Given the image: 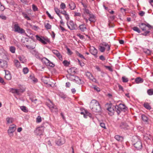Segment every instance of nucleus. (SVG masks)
Returning a JSON list of instances; mask_svg holds the SVG:
<instances>
[{"label": "nucleus", "instance_id": "nucleus-55", "mask_svg": "<svg viewBox=\"0 0 153 153\" xmlns=\"http://www.w3.org/2000/svg\"><path fill=\"white\" fill-rule=\"evenodd\" d=\"M63 63L65 66H68L70 64L69 62L66 60H64L63 62Z\"/></svg>", "mask_w": 153, "mask_h": 153}, {"label": "nucleus", "instance_id": "nucleus-58", "mask_svg": "<svg viewBox=\"0 0 153 153\" xmlns=\"http://www.w3.org/2000/svg\"><path fill=\"white\" fill-rule=\"evenodd\" d=\"M0 18L4 20H6L7 19L6 17L4 15L0 16Z\"/></svg>", "mask_w": 153, "mask_h": 153}, {"label": "nucleus", "instance_id": "nucleus-51", "mask_svg": "<svg viewBox=\"0 0 153 153\" xmlns=\"http://www.w3.org/2000/svg\"><path fill=\"white\" fill-rule=\"evenodd\" d=\"M66 49L67 50V53L68 55H71L72 54V52L69 48H67Z\"/></svg>", "mask_w": 153, "mask_h": 153}, {"label": "nucleus", "instance_id": "nucleus-38", "mask_svg": "<svg viewBox=\"0 0 153 153\" xmlns=\"http://www.w3.org/2000/svg\"><path fill=\"white\" fill-rule=\"evenodd\" d=\"M101 44L103 46H104L106 47L107 46L108 50L109 51L110 50V46L107 43L104 42H103Z\"/></svg>", "mask_w": 153, "mask_h": 153}, {"label": "nucleus", "instance_id": "nucleus-7", "mask_svg": "<svg viewBox=\"0 0 153 153\" xmlns=\"http://www.w3.org/2000/svg\"><path fill=\"white\" fill-rule=\"evenodd\" d=\"M15 126V125H11L8 130V133L10 137L13 135V132L15 131L16 129Z\"/></svg>", "mask_w": 153, "mask_h": 153}, {"label": "nucleus", "instance_id": "nucleus-64", "mask_svg": "<svg viewBox=\"0 0 153 153\" xmlns=\"http://www.w3.org/2000/svg\"><path fill=\"white\" fill-rule=\"evenodd\" d=\"M145 12L143 11H140L139 14L140 16H143L145 14Z\"/></svg>", "mask_w": 153, "mask_h": 153}, {"label": "nucleus", "instance_id": "nucleus-5", "mask_svg": "<svg viewBox=\"0 0 153 153\" xmlns=\"http://www.w3.org/2000/svg\"><path fill=\"white\" fill-rule=\"evenodd\" d=\"M139 26L143 31L149 30L152 27L149 24H146L144 23H139Z\"/></svg>", "mask_w": 153, "mask_h": 153}, {"label": "nucleus", "instance_id": "nucleus-24", "mask_svg": "<svg viewBox=\"0 0 153 153\" xmlns=\"http://www.w3.org/2000/svg\"><path fill=\"white\" fill-rule=\"evenodd\" d=\"M49 80V78L46 77H43L42 78V81L44 83L46 84H48V82Z\"/></svg>", "mask_w": 153, "mask_h": 153}, {"label": "nucleus", "instance_id": "nucleus-28", "mask_svg": "<svg viewBox=\"0 0 153 153\" xmlns=\"http://www.w3.org/2000/svg\"><path fill=\"white\" fill-rule=\"evenodd\" d=\"M41 61L43 63H45L46 65L49 62V60L45 57L42 58Z\"/></svg>", "mask_w": 153, "mask_h": 153}, {"label": "nucleus", "instance_id": "nucleus-41", "mask_svg": "<svg viewBox=\"0 0 153 153\" xmlns=\"http://www.w3.org/2000/svg\"><path fill=\"white\" fill-rule=\"evenodd\" d=\"M132 29L134 31L137 32L139 33H140V31L139 28L136 27H133L132 28Z\"/></svg>", "mask_w": 153, "mask_h": 153}, {"label": "nucleus", "instance_id": "nucleus-37", "mask_svg": "<svg viewBox=\"0 0 153 153\" xmlns=\"http://www.w3.org/2000/svg\"><path fill=\"white\" fill-rule=\"evenodd\" d=\"M10 51L12 53H14L15 52L16 48L15 47L11 46L10 47Z\"/></svg>", "mask_w": 153, "mask_h": 153}, {"label": "nucleus", "instance_id": "nucleus-15", "mask_svg": "<svg viewBox=\"0 0 153 153\" xmlns=\"http://www.w3.org/2000/svg\"><path fill=\"white\" fill-rule=\"evenodd\" d=\"M36 37L37 40L39 41L43 44H47V42L45 41V39L44 37L42 36L40 37L37 35H36Z\"/></svg>", "mask_w": 153, "mask_h": 153}, {"label": "nucleus", "instance_id": "nucleus-31", "mask_svg": "<svg viewBox=\"0 0 153 153\" xmlns=\"http://www.w3.org/2000/svg\"><path fill=\"white\" fill-rule=\"evenodd\" d=\"M128 126L126 123H122L120 125V127L122 128H125Z\"/></svg>", "mask_w": 153, "mask_h": 153}, {"label": "nucleus", "instance_id": "nucleus-23", "mask_svg": "<svg viewBox=\"0 0 153 153\" xmlns=\"http://www.w3.org/2000/svg\"><path fill=\"white\" fill-rule=\"evenodd\" d=\"M74 81L78 84H80L82 83V81L81 79L79 77L76 76Z\"/></svg>", "mask_w": 153, "mask_h": 153}, {"label": "nucleus", "instance_id": "nucleus-56", "mask_svg": "<svg viewBox=\"0 0 153 153\" xmlns=\"http://www.w3.org/2000/svg\"><path fill=\"white\" fill-rule=\"evenodd\" d=\"M100 126L102 128H104V129L106 128V127L105 126V124L104 123H100Z\"/></svg>", "mask_w": 153, "mask_h": 153}, {"label": "nucleus", "instance_id": "nucleus-11", "mask_svg": "<svg viewBox=\"0 0 153 153\" xmlns=\"http://www.w3.org/2000/svg\"><path fill=\"white\" fill-rule=\"evenodd\" d=\"M80 30L82 32L86 31L87 30V25L84 23L80 25L79 26Z\"/></svg>", "mask_w": 153, "mask_h": 153}, {"label": "nucleus", "instance_id": "nucleus-1", "mask_svg": "<svg viewBox=\"0 0 153 153\" xmlns=\"http://www.w3.org/2000/svg\"><path fill=\"white\" fill-rule=\"evenodd\" d=\"M90 107L91 110L94 112H99L101 111V108L99 102L95 100L91 101Z\"/></svg>", "mask_w": 153, "mask_h": 153}, {"label": "nucleus", "instance_id": "nucleus-48", "mask_svg": "<svg viewBox=\"0 0 153 153\" xmlns=\"http://www.w3.org/2000/svg\"><path fill=\"white\" fill-rule=\"evenodd\" d=\"M54 10L56 12V14L57 15H59V13L61 12H60V11L59 9L57 7H55L54 8Z\"/></svg>", "mask_w": 153, "mask_h": 153}, {"label": "nucleus", "instance_id": "nucleus-30", "mask_svg": "<svg viewBox=\"0 0 153 153\" xmlns=\"http://www.w3.org/2000/svg\"><path fill=\"white\" fill-rule=\"evenodd\" d=\"M69 8L71 10L74 9L76 7V6L75 4L73 2H71L69 4Z\"/></svg>", "mask_w": 153, "mask_h": 153}, {"label": "nucleus", "instance_id": "nucleus-53", "mask_svg": "<svg viewBox=\"0 0 153 153\" xmlns=\"http://www.w3.org/2000/svg\"><path fill=\"white\" fill-rule=\"evenodd\" d=\"M108 110L110 112H113L114 111V108L113 107H110L108 108Z\"/></svg>", "mask_w": 153, "mask_h": 153}, {"label": "nucleus", "instance_id": "nucleus-20", "mask_svg": "<svg viewBox=\"0 0 153 153\" xmlns=\"http://www.w3.org/2000/svg\"><path fill=\"white\" fill-rule=\"evenodd\" d=\"M89 17L88 20L91 22H94L95 21V19L94 16L92 14L89 16Z\"/></svg>", "mask_w": 153, "mask_h": 153}, {"label": "nucleus", "instance_id": "nucleus-13", "mask_svg": "<svg viewBox=\"0 0 153 153\" xmlns=\"http://www.w3.org/2000/svg\"><path fill=\"white\" fill-rule=\"evenodd\" d=\"M53 53L60 60H62V58L60 53L57 50H53L52 51Z\"/></svg>", "mask_w": 153, "mask_h": 153}, {"label": "nucleus", "instance_id": "nucleus-54", "mask_svg": "<svg viewBox=\"0 0 153 153\" xmlns=\"http://www.w3.org/2000/svg\"><path fill=\"white\" fill-rule=\"evenodd\" d=\"M60 8L64 9L65 8V4L63 3H62L60 5Z\"/></svg>", "mask_w": 153, "mask_h": 153}, {"label": "nucleus", "instance_id": "nucleus-3", "mask_svg": "<svg viewBox=\"0 0 153 153\" xmlns=\"http://www.w3.org/2000/svg\"><path fill=\"white\" fill-rule=\"evenodd\" d=\"M115 110L118 114H119L121 111L123 110L125 111L127 108V107L124 104H120L116 106L115 107Z\"/></svg>", "mask_w": 153, "mask_h": 153}, {"label": "nucleus", "instance_id": "nucleus-49", "mask_svg": "<svg viewBox=\"0 0 153 153\" xmlns=\"http://www.w3.org/2000/svg\"><path fill=\"white\" fill-rule=\"evenodd\" d=\"M99 49L101 52H103L105 50V48L102 46H100Z\"/></svg>", "mask_w": 153, "mask_h": 153}, {"label": "nucleus", "instance_id": "nucleus-27", "mask_svg": "<svg viewBox=\"0 0 153 153\" xmlns=\"http://www.w3.org/2000/svg\"><path fill=\"white\" fill-rule=\"evenodd\" d=\"M83 13H84V15L85 14H87L88 15V16L90 15L91 14V12H90L89 10L86 8H85L83 9Z\"/></svg>", "mask_w": 153, "mask_h": 153}, {"label": "nucleus", "instance_id": "nucleus-4", "mask_svg": "<svg viewBox=\"0 0 153 153\" xmlns=\"http://www.w3.org/2000/svg\"><path fill=\"white\" fill-rule=\"evenodd\" d=\"M67 25L68 28L71 30H75L77 27L76 24L71 20L67 21Z\"/></svg>", "mask_w": 153, "mask_h": 153}, {"label": "nucleus", "instance_id": "nucleus-6", "mask_svg": "<svg viewBox=\"0 0 153 153\" xmlns=\"http://www.w3.org/2000/svg\"><path fill=\"white\" fill-rule=\"evenodd\" d=\"M14 31L21 34L25 33V30L22 28H21L18 24H15L14 25Z\"/></svg>", "mask_w": 153, "mask_h": 153}, {"label": "nucleus", "instance_id": "nucleus-25", "mask_svg": "<svg viewBox=\"0 0 153 153\" xmlns=\"http://www.w3.org/2000/svg\"><path fill=\"white\" fill-rule=\"evenodd\" d=\"M114 138L117 140L121 142L123 141V137L119 135H115Z\"/></svg>", "mask_w": 153, "mask_h": 153}, {"label": "nucleus", "instance_id": "nucleus-59", "mask_svg": "<svg viewBox=\"0 0 153 153\" xmlns=\"http://www.w3.org/2000/svg\"><path fill=\"white\" fill-rule=\"evenodd\" d=\"M48 124L47 123H45L43 124L41 126V127H44L45 128V127L48 126Z\"/></svg>", "mask_w": 153, "mask_h": 153}, {"label": "nucleus", "instance_id": "nucleus-63", "mask_svg": "<svg viewBox=\"0 0 153 153\" xmlns=\"http://www.w3.org/2000/svg\"><path fill=\"white\" fill-rule=\"evenodd\" d=\"M85 114H86V118L87 117V116H88L90 117L91 115V114L90 113H89V112H88L87 111H85Z\"/></svg>", "mask_w": 153, "mask_h": 153}, {"label": "nucleus", "instance_id": "nucleus-29", "mask_svg": "<svg viewBox=\"0 0 153 153\" xmlns=\"http://www.w3.org/2000/svg\"><path fill=\"white\" fill-rule=\"evenodd\" d=\"M6 120L7 124L12 123L13 121V118L11 117H7L6 119Z\"/></svg>", "mask_w": 153, "mask_h": 153}, {"label": "nucleus", "instance_id": "nucleus-52", "mask_svg": "<svg viewBox=\"0 0 153 153\" xmlns=\"http://www.w3.org/2000/svg\"><path fill=\"white\" fill-rule=\"evenodd\" d=\"M41 118L40 116H38L36 118V122L37 123H39L41 122Z\"/></svg>", "mask_w": 153, "mask_h": 153}, {"label": "nucleus", "instance_id": "nucleus-17", "mask_svg": "<svg viewBox=\"0 0 153 153\" xmlns=\"http://www.w3.org/2000/svg\"><path fill=\"white\" fill-rule=\"evenodd\" d=\"M35 133L36 135H40L42 134V131L40 129V127H38L35 131Z\"/></svg>", "mask_w": 153, "mask_h": 153}, {"label": "nucleus", "instance_id": "nucleus-39", "mask_svg": "<svg viewBox=\"0 0 153 153\" xmlns=\"http://www.w3.org/2000/svg\"><path fill=\"white\" fill-rule=\"evenodd\" d=\"M143 52L146 54L148 55L150 54L151 53V51L148 49H144L143 50Z\"/></svg>", "mask_w": 153, "mask_h": 153}, {"label": "nucleus", "instance_id": "nucleus-33", "mask_svg": "<svg viewBox=\"0 0 153 153\" xmlns=\"http://www.w3.org/2000/svg\"><path fill=\"white\" fill-rule=\"evenodd\" d=\"M18 58L21 62L24 63L26 62V59L23 56H19Z\"/></svg>", "mask_w": 153, "mask_h": 153}, {"label": "nucleus", "instance_id": "nucleus-16", "mask_svg": "<svg viewBox=\"0 0 153 153\" xmlns=\"http://www.w3.org/2000/svg\"><path fill=\"white\" fill-rule=\"evenodd\" d=\"M7 67V62L4 60H2L0 64V67L3 68H6Z\"/></svg>", "mask_w": 153, "mask_h": 153}, {"label": "nucleus", "instance_id": "nucleus-22", "mask_svg": "<svg viewBox=\"0 0 153 153\" xmlns=\"http://www.w3.org/2000/svg\"><path fill=\"white\" fill-rule=\"evenodd\" d=\"M14 63L15 66L17 68H19L21 67L20 63L18 60L15 59L14 60Z\"/></svg>", "mask_w": 153, "mask_h": 153}, {"label": "nucleus", "instance_id": "nucleus-32", "mask_svg": "<svg viewBox=\"0 0 153 153\" xmlns=\"http://www.w3.org/2000/svg\"><path fill=\"white\" fill-rule=\"evenodd\" d=\"M143 106L146 109L150 110L151 109V107L148 103H145L143 104Z\"/></svg>", "mask_w": 153, "mask_h": 153}, {"label": "nucleus", "instance_id": "nucleus-21", "mask_svg": "<svg viewBox=\"0 0 153 153\" xmlns=\"http://www.w3.org/2000/svg\"><path fill=\"white\" fill-rule=\"evenodd\" d=\"M69 72L71 73L70 74H74L76 73V69L75 68L72 67L69 69Z\"/></svg>", "mask_w": 153, "mask_h": 153}, {"label": "nucleus", "instance_id": "nucleus-61", "mask_svg": "<svg viewBox=\"0 0 153 153\" xmlns=\"http://www.w3.org/2000/svg\"><path fill=\"white\" fill-rule=\"evenodd\" d=\"M65 16V17L66 19L67 20V21H69V16L68 14H67Z\"/></svg>", "mask_w": 153, "mask_h": 153}, {"label": "nucleus", "instance_id": "nucleus-36", "mask_svg": "<svg viewBox=\"0 0 153 153\" xmlns=\"http://www.w3.org/2000/svg\"><path fill=\"white\" fill-rule=\"evenodd\" d=\"M22 15L23 17L27 20H31V19L29 17H28L27 15L25 13H22Z\"/></svg>", "mask_w": 153, "mask_h": 153}, {"label": "nucleus", "instance_id": "nucleus-42", "mask_svg": "<svg viewBox=\"0 0 153 153\" xmlns=\"http://www.w3.org/2000/svg\"><path fill=\"white\" fill-rule=\"evenodd\" d=\"M122 80L123 82H127L128 81V79L124 76L122 77Z\"/></svg>", "mask_w": 153, "mask_h": 153}, {"label": "nucleus", "instance_id": "nucleus-50", "mask_svg": "<svg viewBox=\"0 0 153 153\" xmlns=\"http://www.w3.org/2000/svg\"><path fill=\"white\" fill-rule=\"evenodd\" d=\"M47 66H49L51 67H53L55 66V65L52 62H51L49 60L48 63L47 65Z\"/></svg>", "mask_w": 153, "mask_h": 153}, {"label": "nucleus", "instance_id": "nucleus-46", "mask_svg": "<svg viewBox=\"0 0 153 153\" xmlns=\"http://www.w3.org/2000/svg\"><path fill=\"white\" fill-rule=\"evenodd\" d=\"M147 93L149 95H152L153 94V89H149L147 91Z\"/></svg>", "mask_w": 153, "mask_h": 153}, {"label": "nucleus", "instance_id": "nucleus-62", "mask_svg": "<svg viewBox=\"0 0 153 153\" xmlns=\"http://www.w3.org/2000/svg\"><path fill=\"white\" fill-rule=\"evenodd\" d=\"M99 58L100 60L102 61H104L105 59V57L103 55H101L100 56Z\"/></svg>", "mask_w": 153, "mask_h": 153}, {"label": "nucleus", "instance_id": "nucleus-14", "mask_svg": "<svg viewBox=\"0 0 153 153\" xmlns=\"http://www.w3.org/2000/svg\"><path fill=\"white\" fill-rule=\"evenodd\" d=\"M10 92L13 94H16L18 95H19L22 92L21 89H16L14 88H11L10 90Z\"/></svg>", "mask_w": 153, "mask_h": 153}, {"label": "nucleus", "instance_id": "nucleus-18", "mask_svg": "<svg viewBox=\"0 0 153 153\" xmlns=\"http://www.w3.org/2000/svg\"><path fill=\"white\" fill-rule=\"evenodd\" d=\"M4 71L5 72V78L7 80L10 79L11 78V76L10 74L9 73L8 71H6L5 70H4Z\"/></svg>", "mask_w": 153, "mask_h": 153}, {"label": "nucleus", "instance_id": "nucleus-44", "mask_svg": "<svg viewBox=\"0 0 153 153\" xmlns=\"http://www.w3.org/2000/svg\"><path fill=\"white\" fill-rule=\"evenodd\" d=\"M142 119L143 121L146 122L148 120L147 117L144 115H142Z\"/></svg>", "mask_w": 153, "mask_h": 153}, {"label": "nucleus", "instance_id": "nucleus-10", "mask_svg": "<svg viewBox=\"0 0 153 153\" xmlns=\"http://www.w3.org/2000/svg\"><path fill=\"white\" fill-rule=\"evenodd\" d=\"M86 76L89 79L91 80L93 82H96L97 80L94 78L92 74L89 72H87L85 73Z\"/></svg>", "mask_w": 153, "mask_h": 153}, {"label": "nucleus", "instance_id": "nucleus-47", "mask_svg": "<svg viewBox=\"0 0 153 153\" xmlns=\"http://www.w3.org/2000/svg\"><path fill=\"white\" fill-rule=\"evenodd\" d=\"M29 71L28 68H24L23 69V73L25 74H27Z\"/></svg>", "mask_w": 153, "mask_h": 153}, {"label": "nucleus", "instance_id": "nucleus-8", "mask_svg": "<svg viewBox=\"0 0 153 153\" xmlns=\"http://www.w3.org/2000/svg\"><path fill=\"white\" fill-rule=\"evenodd\" d=\"M51 104H49L48 107L52 112H56L58 111L57 107L55 105L51 102Z\"/></svg>", "mask_w": 153, "mask_h": 153}, {"label": "nucleus", "instance_id": "nucleus-45", "mask_svg": "<svg viewBox=\"0 0 153 153\" xmlns=\"http://www.w3.org/2000/svg\"><path fill=\"white\" fill-rule=\"evenodd\" d=\"M25 46L29 49H33L35 48V46H31L27 45Z\"/></svg>", "mask_w": 153, "mask_h": 153}, {"label": "nucleus", "instance_id": "nucleus-35", "mask_svg": "<svg viewBox=\"0 0 153 153\" xmlns=\"http://www.w3.org/2000/svg\"><path fill=\"white\" fill-rule=\"evenodd\" d=\"M44 25L45 27L47 29H50L51 28V26L49 23H45Z\"/></svg>", "mask_w": 153, "mask_h": 153}, {"label": "nucleus", "instance_id": "nucleus-9", "mask_svg": "<svg viewBox=\"0 0 153 153\" xmlns=\"http://www.w3.org/2000/svg\"><path fill=\"white\" fill-rule=\"evenodd\" d=\"M65 142V141L64 139L60 137H59L56 140V143L59 146L62 145Z\"/></svg>", "mask_w": 153, "mask_h": 153}, {"label": "nucleus", "instance_id": "nucleus-60", "mask_svg": "<svg viewBox=\"0 0 153 153\" xmlns=\"http://www.w3.org/2000/svg\"><path fill=\"white\" fill-rule=\"evenodd\" d=\"M94 88L95 90H96L97 91H100V88L97 86H95L94 87Z\"/></svg>", "mask_w": 153, "mask_h": 153}, {"label": "nucleus", "instance_id": "nucleus-12", "mask_svg": "<svg viewBox=\"0 0 153 153\" xmlns=\"http://www.w3.org/2000/svg\"><path fill=\"white\" fill-rule=\"evenodd\" d=\"M90 51L91 54L94 56H96L97 53V49L93 46L90 47Z\"/></svg>", "mask_w": 153, "mask_h": 153}, {"label": "nucleus", "instance_id": "nucleus-57", "mask_svg": "<svg viewBox=\"0 0 153 153\" xmlns=\"http://www.w3.org/2000/svg\"><path fill=\"white\" fill-rule=\"evenodd\" d=\"M32 8H33V10L34 11H36L37 10H38V8H37V7L34 4H33L32 5Z\"/></svg>", "mask_w": 153, "mask_h": 153}, {"label": "nucleus", "instance_id": "nucleus-26", "mask_svg": "<svg viewBox=\"0 0 153 153\" xmlns=\"http://www.w3.org/2000/svg\"><path fill=\"white\" fill-rule=\"evenodd\" d=\"M76 76H74L72 74H69L67 77V78L69 80L74 81L75 79V77Z\"/></svg>", "mask_w": 153, "mask_h": 153}, {"label": "nucleus", "instance_id": "nucleus-43", "mask_svg": "<svg viewBox=\"0 0 153 153\" xmlns=\"http://www.w3.org/2000/svg\"><path fill=\"white\" fill-rule=\"evenodd\" d=\"M20 108L22 111L25 112H27L28 110L27 109L26 107L25 106H22L20 107Z\"/></svg>", "mask_w": 153, "mask_h": 153}, {"label": "nucleus", "instance_id": "nucleus-19", "mask_svg": "<svg viewBox=\"0 0 153 153\" xmlns=\"http://www.w3.org/2000/svg\"><path fill=\"white\" fill-rule=\"evenodd\" d=\"M135 81L137 84H139L142 83L143 79L140 77H137L135 79Z\"/></svg>", "mask_w": 153, "mask_h": 153}, {"label": "nucleus", "instance_id": "nucleus-34", "mask_svg": "<svg viewBox=\"0 0 153 153\" xmlns=\"http://www.w3.org/2000/svg\"><path fill=\"white\" fill-rule=\"evenodd\" d=\"M29 78L34 82H36L37 81V79L34 77L33 74H32L30 76Z\"/></svg>", "mask_w": 153, "mask_h": 153}, {"label": "nucleus", "instance_id": "nucleus-40", "mask_svg": "<svg viewBox=\"0 0 153 153\" xmlns=\"http://www.w3.org/2000/svg\"><path fill=\"white\" fill-rule=\"evenodd\" d=\"M76 55L81 58H83L85 59L84 57L78 51H75Z\"/></svg>", "mask_w": 153, "mask_h": 153}, {"label": "nucleus", "instance_id": "nucleus-2", "mask_svg": "<svg viewBox=\"0 0 153 153\" xmlns=\"http://www.w3.org/2000/svg\"><path fill=\"white\" fill-rule=\"evenodd\" d=\"M132 141L133 143L134 146L138 150L140 149L142 147V144L141 140L136 136H133Z\"/></svg>", "mask_w": 153, "mask_h": 153}]
</instances>
